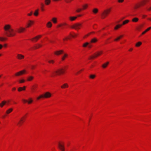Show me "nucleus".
I'll return each instance as SVG.
<instances>
[{"label": "nucleus", "instance_id": "1", "mask_svg": "<svg viewBox=\"0 0 151 151\" xmlns=\"http://www.w3.org/2000/svg\"><path fill=\"white\" fill-rule=\"evenodd\" d=\"M4 29L6 31L5 34L8 37H12L16 35L17 32L18 33L22 32L25 30V28L20 27L17 29V31L14 30L11 28L9 24H6L4 27Z\"/></svg>", "mask_w": 151, "mask_h": 151}, {"label": "nucleus", "instance_id": "2", "mask_svg": "<svg viewBox=\"0 0 151 151\" xmlns=\"http://www.w3.org/2000/svg\"><path fill=\"white\" fill-rule=\"evenodd\" d=\"M64 72V70L63 68L58 69L53 73V75L52 76L54 77L56 75H59L63 73Z\"/></svg>", "mask_w": 151, "mask_h": 151}, {"label": "nucleus", "instance_id": "3", "mask_svg": "<svg viewBox=\"0 0 151 151\" xmlns=\"http://www.w3.org/2000/svg\"><path fill=\"white\" fill-rule=\"evenodd\" d=\"M111 10L110 9H108L104 10L101 14L102 18L104 19L105 18L110 12Z\"/></svg>", "mask_w": 151, "mask_h": 151}, {"label": "nucleus", "instance_id": "4", "mask_svg": "<svg viewBox=\"0 0 151 151\" xmlns=\"http://www.w3.org/2000/svg\"><path fill=\"white\" fill-rule=\"evenodd\" d=\"M103 53L102 51H97L95 53L94 55L90 56L89 59H92L95 58L100 55Z\"/></svg>", "mask_w": 151, "mask_h": 151}, {"label": "nucleus", "instance_id": "5", "mask_svg": "<svg viewBox=\"0 0 151 151\" xmlns=\"http://www.w3.org/2000/svg\"><path fill=\"white\" fill-rule=\"evenodd\" d=\"M82 26V24L81 23H77L72 25L71 27L73 29H74L76 30H78L80 29Z\"/></svg>", "mask_w": 151, "mask_h": 151}, {"label": "nucleus", "instance_id": "6", "mask_svg": "<svg viewBox=\"0 0 151 151\" xmlns=\"http://www.w3.org/2000/svg\"><path fill=\"white\" fill-rule=\"evenodd\" d=\"M42 95L43 98H47L50 97L51 96V93L48 92H47L44 94Z\"/></svg>", "mask_w": 151, "mask_h": 151}, {"label": "nucleus", "instance_id": "7", "mask_svg": "<svg viewBox=\"0 0 151 151\" xmlns=\"http://www.w3.org/2000/svg\"><path fill=\"white\" fill-rule=\"evenodd\" d=\"M63 51L62 50H57L55 52L54 54L57 55H59L62 54H63Z\"/></svg>", "mask_w": 151, "mask_h": 151}, {"label": "nucleus", "instance_id": "8", "mask_svg": "<svg viewBox=\"0 0 151 151\" xmlns=\"http://www.w3.org/2000/svg\"><path fill=\"white\" fill-rule=\"evenodd\" d=\"M58 147L61 151H65V148L64 146L61 144L60 143L59 144Z\"/></svg>", "mask_w": 151, "mask_h": 151}, {"label": "nucleus", "instance_id": "9", "mask_svg": "<svg viewBox=\"0 0 151 151\" xmlns=\"http://www.w3.org/2000/svg\"><path fill=\"white\" fill-rule=\"evenodd\" d=\"M34 21L31 20H29L27 23V27H29L34 23Z\"/></svg>", "mask_w": 151, "mask_h": 151}, {"label": "nucleus", "instance_id": "10", "mask_svg": "<svg viewBox=\"0 0 151 151\" xmlns=\"http://www.w3.org/2000/svg\"><path fill=\"white\" fill-rule=\"evenodd\" d=\"M24 56L21 54H17V58L19 60H22L24 59Z\"/></svg>", "mask_w": 151, "mask_h": 151}, {"label": "nucleus", "instance_id": "11", "mask_svg": "<svg viewBox=\"0 0 151 151\" xmlns=\"http://www.w3.org/2000/svg\"><path fill=\"white\" fill-rule=\"evenodd\" d=\"M63 55L61 58V60L62 61H64L65 60V58H66L68 56V55L66 53H63Z\"/></svg>", "mask_w": 151, "mask_h": 151}, {"label": "nucleus", "instance_id": "12", "mask_svg": "<svg viewBox=\"0 0 151 151\" xmlns=\"http://www.w3.org/2000/svg\"><path fill=\"white\" fill-rule=\"evenodd\" d=\"M23 119L24 117H22L21 119H20V121L18 123V124L19 126H20L22 124L23 122H24Z\"/></svg>", "mask_w": 151, "mask_h": 151}, {"label": "nucleus", "instance_id": "13", "mask_svg": "<svg viewBox=\"0 0 151 151\" xmlns=\"http://www.w3.org/2000/svg\"><path fill=\"white\" fill-rule=\"evenodd\" d=\"M41 37V35H39L37 36L36 37H35L32 39H31V40L33 41V40H35L36 41H37L38 39L40 38Z\"/></svg>", "mask_w": 151, "mask_h": 151}, {"label": "nucleus", "instance_id": "14", "mask_svg": "<svg viewBox=\"0 0 151 151\" xmlns=\"http://www.w3.org/2000/svg\"><path fill=\"white\" fill-rule=\"evenodd\" d=\"M68 84L66 83H64L61 86V87L62 88H68Z\"/></svg>", "mask_w": 151, "mask_h": 151}, {"label": "nucleus", "instance_id": "15", "mask_svg": "<svg viewBox=\"0 0 151 151\" xmlns=\"http://www.w3.org/2000/svg\"><path fill=\"white\" fill-rule=\"evenodd\" d=\"M6 103V101H2L1 103L0 104V106L2 107Z\"/></svg>", "mask_w": 151, "mask_h": 151}, {"label": "nucleus", "instance_id": "16", "mask_svg": "<svg viewBox=\"0 0 151 151\" xmlns=\"http://www.w3.org/2000/svg\"><path fill=\"white\" fill-rule=\"evenodd\" d=\"M123 36V35H121L117 37L116 38L114 39V41H118Z\"/></svg>", "mask_w": 151, "mask_h": 151}, {"label": "nucleus", "instance_id": "17", "mask_svg": "<svg viewBox=\"0 0 151 151\" xmlns=\"http://www.w3.org/2000/svg\"><path fill=\"white\" fill-rule=\"evenodd\" d=\"M109 64V62H107L106 63L102 65V67L104 68H105Z\"/></svg>", "mask_w": 151, "mask_h": 151}, {"label": "nucleus", "instance_id": "18", "mask_svg": "<svg viewBox=\"0 0 151 151\" xmlns=\"http://www.w3.org/2000/svg\"><path fill=\"white\" fill-rule=\"evenodd\" d=\"M151 29V27H149L146 30H145L144 32H143L142 34V35H144L145 33H146L149 30Z\"/></svg>", "mask_w": 151, "mask_h": 151}, {"label": "nucleus", "instance_id": "19", "mask_svg": "<svg viewBox=\"0 0 151 151\" xmlns=\"http://www.w3.org/2000/svg\"><path fill=\"white\" fill-rule=\"evenodd\" d=\"M139 20V19L137 17H135L133 18L132 19V21L134 22H137Z\"/></svg>", "mask_w": 151, "mask_h": 151}, {"label": "nucleus", "instance_id": "20", "mask_svg": "<svg viewBox=\"0 0 151 151\" xmlns=\"http://www.w3.org/2000/svg\"><path fill=\"white\" fill-rule=\"evenodd\" d=\"M34 78L32 76H29L28 77L27 80L28 81H32Z\"/></svg>", "mask_w": 151, "mask_h": 151}, {"label": "nucleus", "instance_id": "21", "mask_svg": "<svg viewBox=\"0 0 151 151\" xmlns=\"http://www.w3.org/2000/svg\"><path fill=\"white\" fill-rule=\"evenodd\" d=\"M122 24H118L116 25L115 27H114V29L115 30H116L118 29L119 28H120L122 26Z\"/></svg>", "mask_w": 151, "mask_h": 151}, {"label": "nucleus", "instance_id": "22", "mask_svg": "<svg viewBox=\"0 0 151 151\" xmlns=\"http://www.w3.org/2000/svg\"><path fill=\"white\" fill-rule=\"evenodd\" d=\"M33 101L32 98H30L28 101H27V102L28 104H30L32 103Z\"/></svg>", "mask_w": 151, "mask_h": 151}, {"label": "nucleus", "instance_id": "23", "mask_svg": "<svg viewBox=\"0 0 151 151\" xmlns=\"http://www.w3.org/2000/svg\"><path fill=\"white\" fill-rule=\"evenodd\" d=\"M47 26L48 27H50L52 26V24L50 22H48L47 24Z\"/></svg>", "mask_w": 151, "mask_h": 151}, {"label": "nucleus", "instance_id": "24", "mask_svg": "<svg viewBox=\"0 0 151 151\" xmlns=\"http://www.w3.org/2000/svg\"><path fill=\"white\" fill-rule=\"evenodd\" d=\"M97 41V40L96 39L94 38L91 40V43H95Z\"/></svg>", "mask_w": 151, "mask_h": 151}, {"label": "nucleus", "instance_id": "25", "mask_svg": "<svg viewBox=\"0 0 151 151\" xmlns=\"http://www.w3.org/2000/svg\"><path fill=\"white\" fill-rule=\"evenodd\" d=\"M77 18V17H70V20L71 21H73L75 20Z\"/></svg>", "mask_w": 151, "mask_h": 151}, {"label": "nucleus", "instance_id": "26", "mask_svg": "<svg viewBox=\"0 0 151 151\" xmlns=\"http://www.w3.org/2000/svg\"><path fill=\"white\" fill-rule=\"evenodd\" d=\"M50 0H45V4L47 5H48L49 4H50Z\"/></svg>", "mask_w": 151, "mask_h": 151}, {"label": "nucleus", "instance_id": "27", "mask_svg": "<svg viewBox=\"0 0 151 151\" xmlns=\"http://www.w3.org/2000/svg\"><path fill=\"white\" fill-rule=\"evenodd\" d=\"M89 45V43L88 42H86L84 43L83 45V47H85L87 46H88V45Z\"/></svg>", "mask_w": 151, "mask_h": 151}, {"label": "nucleus", "instance_id": "28", "mask_svg": "<svg viewBox=\"0 0 151 151\" xmlns=\"http://www.w3.org/2000/svg\"><path fill=\"white\" fill-rule=\"evenodd\" d=\"M38 9L36 10L35 12L34 13V14L35 16H37L38 14Z\"/></svg>", "mask_w": 151, "mask_h": 151}, {"label": "nucleus", "instance_id": "29", "mask_svg": "<svg viewBox=\"0 0 151 151\" xmlns=\"http://www.w3.org/2000/svg\"><path fill=\"white\" fill-rule=\"evenodd\" d=\"M142 44V43L141 42H139L136 44L135 46L137 47H138L139 46Z\"/></svg>", "mask_w": 151, "mask_h": 151}, {"label": "nucleus", "instance_id": "30", "mask_svg": "<svg viewBox=\"0 0 151 151\" xmlns=\"http://www.w3.org/2000/svg\"><path fill=\"white\" fill-rule=\"evenodd\" d=\"M21 75L22 74H21V72H20V71L18 72L15 74V76H19Z\"/></svg>", "mask_w": 151, "mask_h": 151}, {"label": "nucleus", "instance_id": "31", "mask_svg": "<svg viewBox=\"0 0 151 151\" xmlns=\"http://www.w3.org/2000/svg\"><path fill=\"white\" fill-rule=\"evenodd\" d=\"M12 110L13 109L12 108H10L6 111V113L7 114H9L12 111Z\"/></svg>", "mask_w": 151, "mask_h": 151}, {"label": "nucleus", "instance_id": "32", "mask_svg": "<svg viewBox=\"0 0 151 151\" xmlns=\"http://www.w3.org/2000/svg\"><path fill=\"white\" fill-rule=\"evenodd\" d=\"M52 20L54 23H57V19L56 18H53L52 19Z\"/></svg>", "mask_w": 151, "mask_h": 151}, {"label": "nucleus", "instance_id": "33", "mask_svg": "<svg viewBox=\"0 0 151 151\" xmlns=\"http://www.w3.org/2000/svg\"><path fill=\"white\" fill-rule=\"evenodd\" d=\"M96 76L94 75H91L89 76V77L91 79H94Z\"/></svg>", "mask_w": 151, "mask_h": 151}, {"label": "nucleus", "instance_id": "34", "mask_svg": "<svg viewBox=\"0 0 151 151\" xmlns=\"http://www.w3.org/2000/svg\"><path fill=\"white\" fill-rule=\"evenodd\" d=\"M146 1L144 0H143L141 2V5H144L146 4Z\"/></svg>", "mask_w": 151, "mask_h": 151}, {"label": "nucleus", "instance_id": "35", "mask_svg": "<svg viewBox=\"0 0 151 151\" xmlns=\"http://www.w3.org/2000/svg\"><path fill=\"white\" fill-rule=\"evenodd\" d=\"M6 39V38L0 37V41H3Z\"/></svg>", "mask_w": 151, "mask_h": 151}, {"label": "nucleus", "instance_id": "36", "mask_svg": "<svg viewBox=\"0 0 151 151\" xmlns=\"http://www.w3.org/2000/svg\"><path fill=\"white\" fill-rule=\"evenodd\" d=\"M129 22V21L128 20H126L123 22L122 24L124 25V24H126L128 23Z\"/></svg>", "mask_w": 151, "mask_h": 151}, {"label": "nucleus", "instance_id": "37", "mask_svg": "<svg viewBox=\"0 0 151 151\" xmlns=\"http://www.w3.org/2000/svg\"><path fill=\"white\" fill-rule=\"evenodd\" d=\"M42 46V45L40 44H38L37 46H35V49H37L40 47H41Z\"/></svg>", "mask_w": 151, "mask_h": 151}, {"label": "nucleus", "instance_id": "38", "mask_svg": "<svg viewBox=\"0 0 151 151\" xmlns=\"http://www.w3.org/2000/svg\"><path fill=\"white\" fill-rule=\"evenodd\" d=\"M43 98V96L42 95H40V96L37 97V100H39L40 98Z\"/></svg>", "mask_w": 151, "mask_h": 151}, {"label": "nucleus", "instance_id": "39", "mask_svg": "<svg viewBox=\"0 0 151 151\" xmlns=\"http://www.w3.org/2000/svg\"><path fill=\"white\" fill-rule=\"evenodd\" d=\"M41 10H42V11H43L44 10V9H43V7L44 6V4H43L41 3Z\"/></svg>", "mask_w": 151, "mask_h": 151}, {"label": "nucleus", "instance_id": "40", "mask_svg": "<svg viewBox=\"0 0 151 151\" xmlns=\"http://www.w3.org/2000/svg\"><path fill=\"white\" fill-rule=\"evenodd\" d=\"M98 11V10L97 9H94L93 10V12L94 13H96Z\"/></svg>", "mask_w": 151, "mask_h": 151}, {"label": "nucleus", "instance_id": "41", "mask_svg": "<svg viewBox=\"0 0 151 151\" xmlns=\"http://www.w3.org/2000/svg\"><path fill=\"white\" fill-rule=\"evenodd\" d=\"M70 35H71L73 37H74L76 36L77 35L75 33H74V35H73L71 33H70Z\"/></svg>", "mask_w": 151, "mask_h": 151}, {"label": "nucleus", "instance_id": "42", "mask_svg": "<svg viewBox=\"0 0 151 151\" xmlns=\"http://www.w3.org/2000/svg\"><path fill=\"white\" fill-rule=\"evenodd\" d=\"M48 62L49 63H54L55 61L54 60H49L48 61Z\"/></svg>", "mask_w": 151, "mask_h": 151}, {"label": "nucleus", "instance_id": "43", "mask_svg": "<svg viewBox=\"0 0 151 151\" xmlns=\"http://www.w3.org/2000/svg\"><path fill=\"white\" fill-rule=\"evenodd\" d=\"M83 9H85L87 7V5L85 4V5L83 6Z\"/></svg>", "mask_w": 151, "mask_h": 151}, {"label": "nucleus", "instance_id": "44", "mask_svg": "<svg viewBox=\"0 0 151 151\" xmlns=\"http://www.w3.org/2000/svg\"><path fill=\"white\" fill-rule=\"evenodd\" d=\"M18 91L19 92L21 91H22V87H19L18 88Z\"/></svg>", "mask_w": 151, "mask_h": 151}, {"label": "nucleus", "instance_id": "45", "mask_svg": "<svg viewBox=\"0 0 151 151\" xmlns=\"http://www.w3.org/2000/svg\"><path fill=\"white\" fill-rule=\"evenodd\" d=\"M66 25V24L65 23H63V24H59L58 25V26L59 27H60L61 26H63V25Z\"/></svg>", "mask_w": 151, "mask_h": 151}, {"label": "nucleus", "instance_id": "46", "mask_svg": "<svg viewBox=\"0 0 151 151\" xmlns=\"http://www.w3.org/2000/svg\"><path fill=\"white\" fill-rule=\"evenodd\" d=\"M83 9H78L76 10V12H80Z\"/></svg>", "mask_w": 151, "mask_h": 151}, {"label": "nucleus", "instance_id": "47", "mask_svg": "<svg viewBox=\"0 0 151 151\" xmlns=\"http://www.w3.org/2000/svg\"><path fill=\"white\" fill-rule=\"evenodd\" d=\"M143 24H141L139 27L137 28L139 30L141 28L143 27Z\"/></svg>", "mask_w": 151, "mask_h": 151}, {"label": "nucleus", "instance_id": "48", "mask_svg": "<svg viewBox=\"0 0 151 151\" xmlns=\"http://www.w3.org/2000/svg\"><path fill=\"white\" fill-rule=\"evenodd\" d=\"M19 83H22L24 82L25 81L24 80H21L19 81Z\"/></svg>", "mask_w": 151, "mask_h": 151}, {"label": "nucleus", "instance_id": "49", "mask_svg": "<svg viewBox=\"0 0 151 151\" xmlns=\"http://www.w3.org/2000/svg\"><path fill=\"white\" fill-rule=\"evenodd\" d=\"M20 72H21L22 74L26 72V70H23L21 71H20Z\"/></svg>", "mask_w": 151, "mask_h": 151}, {"label": "nucleus", "instance_id": "50", "mask_svg": "<svg viewBox=\"0 0 151 151\" xmlns=\"http://www.w3.org/2000/svg\"><path fill=\"white\" fill-rule=\"evenodd\" d=\"M141 5V4L137 5L135 7V8H138L140 7V6Z\"/></svg>", "mask_w": 151, "mask_h": 151}, {"label": "nucleus", "instance_id": "51", "mask_svg": "<svg viewBox=\"0 0 151 151\" xmlns=\"http://www.w3.org/2000/svg\"><path fill=\"white\" fill-rule=\"evenodd\" d=\"M92 47V45L91 44H90L89 43V45H88V47L90 48H91Z\"/></svg>", "mask_w": 151, "mask_h": 151}, {"label": "nucleus", "instance_id": "52", "mask_svg": "<svg viewBox=\"0 0 151 151\" xmlns=\"http://www.w3.org/2000/svg\"><path fill=\"white\" fill-rule=\"evenodd\" d=\"M22 100L24 103H25L27 102V100L24 99H23Z\"/></svg>", "mask_w": 151, "mask_h": 151}, {"label": "nucleus", "instance_id": "53", "mask_svg": "<svg viewBox=\"0 0 151 151\" xmlns=\"http://www.w3.org/2000/svg\"><path fill=\"white\" fill-rule=\"evenodd\" d=\"M32 14V12H31L30 13L28 14V15L29 16H30Z\"/></svg>", "mask_w": 151, "mask_h": 151}, {"label": "nucleus", "instance_id": "54", "mask_svg": "<svg viewBox=\"0 0 151 151\" xmlns=\"http://www.w3.org/2000/svg\"><path fill=\"white\" fill-rule=\"evenodd\" d=\"M22 90H25L26 87L24 86L23 87H22Z\"/></svg>", "mask_w": 151, "mask_h": 151}, {"label": "nucleus", "instance_id": "55", "mask_svg": "<svg viewBox=\"0 0 151 151\" xmlns=\"http://www.w3.org/2000/svg\"><path fill=\"white\" fill-rule=\"evenodd\" d=\"M124 0H118V1L119 3H121Z\"/></svg>", "mask_w": 151, "mask_h": 151}, {"label": "nucleus", "instance_id": "56", "mask_svg": "<svg viewBox=\"0 0 151 151\" xmlns=\"http://www.w3.org/2000/svg\"><path fill=\"white\" fill-rule=\"evenodd\" d=\"M70 38L68 37H66L65 38H64L63 39V40H67L68 39H69Z\"/></svg>", "mask_w": 151, "mask_h": 151}, {"label": "nucleus", "instance_id": "57", "mask_svg": "<svg viewBox=\"0 0 151 151\" xmlns=\"http://www.w3.org/2000/svg\"><path fill=\"white\" fill-rule=\"evenodd\" d=\"M3 47V46L1 44H0V50Z\"/></svg>", "mask_w": 151, "mask_h": 151}, {"label": "nucleus", "instance_id": "58", "mask_svg": "<svg viewBox=\"0 0 151 151\" xmlns=\"http://www.w3.org/2000/svg\"><path fill=\"white\" fill-rule=\"evenodd\" d=\"M35 66L34 65H32L31 67V68L32 69H33L35 68Z\"/></svg>", "mask_w": 151, "mask_h": 151}, {"label": "nucleus", "instance_id": "59", "mask_svg": "<svg viewBox=\"0 0 151 151\" xmlns=\"http://www.w3.org/2000/svg\"><path fill=\"white\" fill-rule=\"evenodd\" d=\"M91 33H89L88 34H87V35H86V36H85V37H86L87 36H88Z\"/></svg>", "mask_w": 151, "mask_h": 151}, {"label": "nucleus", "instance_id": "60", "mask_svg": "<svg viewBox=\"0 0 151 151\" xmlns=\"http://www.w3.org/2000/svg\"><path fill=\"white\" fill-rule=\"evenodd\" d=\"M16 88H15V87H14V88H12V90L13 91H15V90H16Z\"/></svg>", "mask_w": 151, "mask_h": 151}, {"label": "nucleus", "instance_id": "61", "mask_svg": "<svg viewBox=\"0 0 151 151\" xmlns=\"http://www.w3.org/2000/svg\"><path fill=\"white\" fill-rule=\"evenodd\" d=\"M33 87H34V88H33V90H34L35 88H37V86H33Z\"/></svg>", "mask_w": 151, "mask_h": 151}, {"label": "nucleus", "instance_id": "62", "mask_svg": "<svg viewBox=\"0 0 151 151\" xmlns=\"http://www.w3.org/2000/svg\"><path fill=\"white\" fill-rule=\"evenodd\" d=\"M147 10H148V11H150V10H151V6L150 8H149L147 9Z\"/></svg>", "mask_w": 151, "mask_h": 151}, {"label": "nucleus", "instance_id": "63", "mask_svg": "<svg viewBox=\"0 0 151 151\" xmlns=\"http://www.w3.org/2000/svg\"><path fill=\"white\" fill-rule=\"evenodd\" d=\"M147 17V16L145 15H143V17L144 18H145V17Z\"/></svg>", "mask_w": 151, "mask_h": 151}, {"label": "nucleus", "instance_id": "64", "mask_svg": "<svg viewBox=\"0 0 151 151\" xmlns=\"http://www.w3.org/2000/svg\"><path fill=\"white\" fill-rule=\"evenodd\" d=\"M132 48H130V49H129V51H132Z\"/></svg>", "mask_w": 151, "mask_h": 151}]
</instances>
